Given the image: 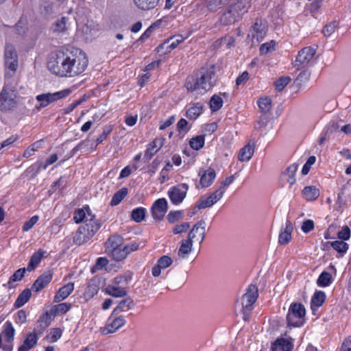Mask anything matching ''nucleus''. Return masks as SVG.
<instances>
[{
  "label": "nucleus",
  "instance_id": "1",
  "mask_svg": "<svg viewBox=\"0 0 351 351\" xmlns=\"http://www.w3.org/2000/svg\"><path fill=\"white\" fill-rule=\"evenodd\" d=\"M217 82L215 66L201 68L195 75L187 77L185 87L189 91H199L203 94L210 90Z\"/></svg>",
  "mask_w": 351,
  "mask_h": 351
},
{
  "label": "nucleus",
  "instance_id": "2",
  "mask_svg": "<svg viewBox=\"0 0 351 351\" xmlns=\"http://www.w3.org/2000/svg\"><path fill=\"white\" fill-rule=\"evenodd\" d=\"M67 77H74L83 73L88 60L86 53L78 48H66Z\"/></svg>",
  "mask_w": 351,
  "mask_h": 351
},
{
  "label": "nucleus",
  "instance_id": "3",
  "mask_svg": "<svg viewBox=\"0 0 351 351\" xmlns=\"http://www.w3.org/2000/svg\"><path fill=\"white\" fill-rule=\"evenodd\" d=\"M16 84L14 80L8 78L0 93V110L10 112L14 110L19 103Z\"/></svg>",
  "mask_w": 351,
  "mask_h": 351
},
{
  "label": "nucleus",
  "instance_id": "4",
  "mask_svg": "<svg viewBox=\"0 0 351 351\" xmlns=\"http://www.w3.org/2000/svg\"><path fill=\"white\" fill-rule=\"evenodd\" d=\"M66 48L58 51L47 62V67L53 73L67 77Z\"/></svg>",
  "mask_w": 351,
  "mask_h": 351
},
{
  "label": "nucleus",
  "instance_id": "5",
  "mask_svg": "<svg viewBox=\"0 0 351 351\" xmlns=\"http://www.w3.org/2000/svg\"><path fill=\"white\" fill-rule=\"evenodd\" d=\"M305 313L304 305L297 302L291 304L287 315V326H301L304 323Z\"/></svg>",
  "mask_w": 351,
  "mask_h": 351
},
{
  "label": "nucleus",
  "instance_id": "6",
  "mask_svg": "<svg viewBox=\"0 0 351 351\" xmlns=\"http://www.w3.org/2000/svg\"><path fill=\"white\" fill-rule=\"evenodd\" d=\"M71 93V89L66 88L53 93H47L38 95L36 99L39 102V105L36 106V108L39 110L45 108L50 104L67 97Z\"/></svg>",
  "mask_w": 351,
  "mask_h": 351
},
{
  "label": "nucleus",
  "instance_id": "7",
  "mask_svg": "<svg viewBox=\"0 0 351 351\" xmlns=\"http://www.w3.org/2000/svg\"><path fill=\"white\" fill-rule=\"evenodd\" d=\"M316 53V49L313 47H306L302 49L298 53L293 63L297 70L311 66Z\"/></svg>",
  "mask_w": 351,
  "mask_h": 351
},
{
  "label": "nucleus",
  "instance_id": "8",
  "mask_svg": "<svg viewBox=\"0 0 351 351\" xmlns=\"http://www.w3.org/2000/svg\"><path fill=\"white\" fill-rule=\"evenodd\" d=\"M249 3L247 0H238L236 3L230 5L225 12L224 16L228 18V22L234 23L237 17L247 12Z\"/></svg>",
  "mask_w": 351,
  "mask_h": 351
},
{
  "label": "nucleus",
  "instance_id": "9",
  "mask_svg": "<svg viewBox=\"0 0 351 351\" xmlns=\"http://www.w3.org/2000/svg\"><path fill=\"white\" fill-rule=\"evenodd\" d=\"M88 215L90 217V219H86L85 220V224L81 226L78 228V231L80 234H83V236L86 238V239L89 241L94 234L97 232V230L100 228L101 224L99 223L97 220L95 219V217L91 215V213L88 211Z\"/></svg>",
  "mask_w": 351,
  "mask_h": 351
},
{
  "label": "nucleus",
  "instance_id": "10",
  "mask_svg": "<svg viewBox=\"0 0 351 351\" xmlns=\"http://www.w3.org/2000/svg\"><path fill=\"white\" fill-rule=\"evenodd\" d=\"M126 320L123 315H115L112 314L108 318L106 326L101 328V332L104 335L114 333L121 327L124 326Z\"/></svg>",
  "mask_w": 351,
  "mask_h": 351
},
{
  "label": "nucleus",
  "instance_id": "11",
  "mask_svg": "<svg viewBox=\"0 0 351 351\" xmlns=\"http://www.w3.org/2000/svg\"><path fill=\"white\" fill-rule=\"evenodd\" d=\"M223 196L222 190L216 189L208 196H202L197 202L195 207L199 210L210 208L219 201Z\"/></svg>",
  "mask_w": 351,
  "mask_h": 351
},
{
  "label": "nucleus",
  "instance_id": "12",
  "mask_svg": "<svg viewBox=\"0 0 351 351\" xmlns=\"http://www.w3.org/2000/svg\"><path fill=\"white\" fill-rule=\"evenodd\" d=\"M188 189V184L184 183L171 187L168 191L171 202L176 205L180 204L185 198Z\"/></svg>",
  "mask_w": 351,
  "mask_h": 351
},
{
  "label": "nucleus",
  "instance_id": "13",
  "mask_svg": "<svg viewBox=\"0 0 351 351\" xmlns=\"http://www.w3.org/2000/svg\"><path fill=\"white\" fill-rule=\"evenodd\" d=\"M5 64L10 71L15 72L18 68V56L14 47L6 44L4 51Z\"/></svg>",
  "mask_w": 351,
  "mask_h": 351
},
{
  "label": "nucleus",
  "instance_id": "14",
  "mask_svg": "<svg viewBox=\"0 0 351 351\" xmlns=\"http://www.w3.org/2000/svg\"><path fill=\"white\" fill-rule=\"evenodd\" d=\"M258 295L257 287L252 284L249 285L247 292L242 297L241 304L243 308L250 311L251 307L256 302Z\"/></svg>",
  "mask_w": 351,
  "mask_h": 351
},
{
  "label": "nucleus",
  "instance_id": "15",
  "mask_svg": "<svg viewBox=\"0 0 351 351\" xmlns=\"http://www.w3.org/2000/svg\"><path fill=\"white\" fill-rule=\"evenodd\" d=\"M184 37L182 35H176L168 38L162 44L157 47L158 52H162L163 54H167L171 52V50L176 49L178 45L184 41Z\"/></svg>",
  "mask_w": 351,
  "mask_h": 351
},
{
  "label": "nucleus",
  "instance_id": "16",
  "mask_svg": "<svg viewBox=\"0 0 351 351\" xmlns=\"http://www.w3.org/2000/svg\"><path fill=\"white\" fill-rule=\"evenodd\" d=\"M205 236V221L202 219L193 226L187 237L192 241L196 239L199 241V243L201 244L204 240Z\"/></svg>",
  "mask_w": 351,
  "mask_h": 351
},
{
  "label": "nucleus",
  "instance_id": "17",
  "mask_svg": "<svg viewBox=\"0 0 351 351\" xmlns=\"http://www.w3.org/2000/svg\"><path fill=\"white\" fill-rule=\"evenodd\" d=\"M167 202L165 198L157 199L152 207V217L155 219L161 220L167 211Z\"/></svg>",
  "mask_w": 351,
  "mask_h": 351
},
{
  "label": "nucleus",
  "instance_id": "18",
  "mask_svg": "<svg viewBox=\"0 0 351 351\" xmlns=\"http://www.w3.org/2000/svg\"><path fill=\"white\" fill-rule=\"evenodd\" d=\"M250 32L253 39L260 42L266 35V25L261 19H256Z\"/></svg>",
  "mask_w": 351,
  "mask_h": 351
},
{
  "label": "nucleus",
  "instance_id": "19",
  "mask_svg": "<svg viewBox=\"0 0 351 351\" xmlns=\"http://www.w3.org/2000/svg\"><path fill=\"white\" fill-rule=\"evenodd\" d=\"M163 141L164 138H156L149 144L143 158L144 162H148L152 158L154 155L162 147Z\"/></svg>",
  "mask_w": 351,
  "mask_h": 351
},
{
  "label": "nucleus",
  "instance_id": "20",
  "mask_svg": "<svg viewBox=\"0 0 351 351\" xmlns=\"http://www.w3.org/2000/svg\"><path fill=\"white\" fill-rule=\"evenodd\" d=\"M52 274L51 271H46L40 275L33 283L32 290L39 292L43 289L51 280Z\"/></svg>",
  "mask_w": 351,
  "mask_h": 351
},
{
  "label": "nucleus",
  "instance_id": "21",
  "mask_svg": "<svg viewBox=\"0 0 351 351\" xmlns=\"http://www.w3.org/2000/svg\"><path fill=\"white\" fill-rule=\"evenodd\" d=\"M255 149V143L250 141L247 145L241 148L238 154V159L241 162L249 161L252 157Z\"/></svg>",
  "mask_w": 351,
  "mask_h": 351
},
{
  "label": "nucleus",
  "instance_id": "22",
  "mask_svg": "<svg viewBox=\"0 0 351 351\" xmlns=\"http://www.w3.org/2000/svg\"><path fill=\"white\" fill-rule=\"evenodd\" d=\"M199 175L201 176L200 184L204 188L210 186L216 178L215 171L212 168H208L205 171H199Z\"/></svg>",
  "mask_w": 351,
  "mask_h": 351
},
{
  "label": "nucleus",
  "instance_id": "23",
  "mask_svg": "<svg viewBox=\"0 0 351 351\" xmlns=\"http://www.w3.org/2000/svg\"><path fill=\"white\" fill-rule=\"evenodd\" d=\"M173 263L171 257L167 255L161 256L152 270V275L155 277L159 276L161 274V269H166L169 267Z\"/></svg>",
  "mask_w": 351,
  "mask_h": 351
},
{
  "label": "nucleus",
  "instance_id": "24",
  "mask_svg": "<svg viewBox=\"0 0 351 351\" xmlns=\"http://www.w3.org/2000/svg\"><path fill=\"white\" fill-rule=\"evenodd\" d=\"M135 306L134 300L128 297L121 300L112 311V315H118L121 313L127 312L132 309Z\"/></svg>",
  "mask_w": 351,
  "mask_h": 351
},
{
  "label": "nucleus",
  "instance_id": "25",
  "mask_svg": "<svg viewBox=\"0 0 351 351\" xmlns=\"http://www.w3.org/2000/svg\"><path fill=\"white\" fill-rule=\"evenodd\" d=\"M38 337L36 332H29L27 334L23 343L18 348V351H29L34 348L38 341Z\"/></svg>",
  "mask_w": 351,
  "mask_h": 351
},
{
  "label": "nucleus",
  "instance_id": "26",
  "mask_svg": "<svg viewBox=\"0 0 351 351\" xmlns=\"http://www.w3.org/2000/svg\"><path fill=\"white\" fill-rule=\"evenodd\" d=\"M293 226L291 221H287L286 227L282 230L279 234L278 242L280 245H287L291 239Z\"/></svg>",
  "mask_w": 351,
  "mask_h": 351
},
{
  "label": "nucleus",
  "instance_id": "27",
  "mask_svg": "<svg viewBox=\"0 0 351 351\" xmlns=\"http://www.w3.org/2000/svg\"><path fill=\"white\" fill-rule=\"evenodd\" d=\"M193 241L187 237L186 239L181 241L180 246L178 249V256L179 258H185L191 252Z\"/></svg>",
  "mask_w": 351,
  "mask_h": 351
},
{
  "label": "nucleus",
  "instance_id": "28",
  "mask_svg": "<svg viewBox=\"0 0 351 351\" xmlns=\"http://www.w3.org/2000/svg\"><path fill=\"white\" fill-rule=\"evenodd\" d=\"M167 276L170 280L172 286L175 287L182 286L186 281V277L185 274H182L179 277L176 276V271L171 269L168 271Z\"/></svg>",
  "mask_w": 351,
  "mask_h": 351
},
{
  "label": "nucleus",
  "instance_id": "29",
  "mask_svg": "<svg viewBox=\"0 0 351 351\" xmlns=\"http://www.w3.org/2000/svg\"><path fill=\"white\" fill-rule=\"evenodd\" d=\"M74 285L72 282H69L61 287L55 295L54 302H59L66 298L72 293Z\"/></svg>",
  "mask_w": 351,
  "mask_h": 351
},
{
  "label": "nucleus",
  "instance_id": "30",
  "mask_svg": "<svg viewBox=\"0 0 351 351\" xmlns=\"http://www.w3.org/2000/svg\"><path fill=\"white\" fill-rule=\"evenodd\" d=\"M45 253L46 252L43 251L41 249H39L37 252L34 253L30 258L29 263H28L26 269L28 271H32L34 270L40 263Z\"/></svg>",
  "mask_w": 351,
  "mask_h": 351
},
{
  "label": "nucleus",
  "instance_id": "31",
  "mask_svg": "<svg viewBox=\"0 0 351 351\" xmlns=\"http://www.w3.org/2000/svg\"><path fill=\"white\" fill-rule=\"evenodd\" d=\"M293 346L285 339H278L271 346V351H291Z\"/></svg>",
  "mask_w": 351,
  "mask_h": 351
},
{
  "label": "nucleus",
  "instance_id": "32",
  "mask_svg": "<svg viewBox=\"0 0 351 351\" xmlns=\"http://www.w3.org/2000/svg\"><path fill=\"white\" fill-rule=\"evenodd\" d=\"M302 195L306 201H314L319 197V191L314 186H308L304 188Z\"/></svg>",
  "mask_w": 351,
  "mask_h": 351
},
{
  "label": "nucleus",
  "instance_id": "33",
  "mask_svg": "<svg viewBox=\"0 0 351 351\" xmlns=\"http://www.w3.org/2000/svg\"><path fill=\"white\" fill-rule=\"evenodd\" d=\"M123 243V238L118 234L110 237L106 243V250L110 251L120 247Z\"/></svg>",
  "mask_w": 351,
  "mask_h": 351
},
{
  "label": "nucleus",
  "instance_id": "34",
  "mask_svg": "<svg viewBox=\"0 0 351 351\" xmlns=\"http://www.w3.org/2000/svg\"><path fill=\"white\" fill-rule=\"evenodd\" d=\"M160 0H133L135 5L142 10H149L156 8Z\"/></svg>",
  "mask_w": 351,
  "mask_h": 351
},
{
  "label": "nucleus",
  "instance_id": "35",
  "mask_svg": "<svg viewBox=\"0 0 351 351\" xmlns=\"http://www.w3.org/2000/svg\"><path fill=\"white\" fill-rule=\"evenodd\" d=\"M106 293L115 298H123L127 295V291L124 288L114 285H108L106 288Z\"/></svg>",
  "mask_w": 351,
  "mask_h": 351
},
{
  "label": "nucleus",
  "instance_id": "36",
  "mask_svg": "<svg viewBox=\"0 0 351 351\" xmlns=\"http://www.w3.org/2000/svg\"><path fill=\"white\" fill-rule=\"evenodd\" d=\"M2 334L4 335L8 343H12L14 338L15 330L9 321H7L3 325Z\"/></svg>",
  "mask_w": 351,
  "mask_h": 351
},
{
  "label": "nucleus",
  "instance_id": "37",
  "mask_svg": "<svg viewBox=\"0 0 351 351\" xmlns=\"http://www.w3.org/2000/svg\"><path fill=\"white\" fill-rule=\"evenodd\" d=\"M32 295L31 290L29 289H24L18 296L14 306L19 308L23 306L30 298Z\"/></svg>",
  "mask_w": 351,
  "mask_h": 351
},
{
  "label": "nucleus",
  "instance_id": "38",
  "mask_svg": "<svg viewBox=\"0 0 351 351\" xmlns=\"http://www.w3.org/2000/svg\"><path fill=\"white\" fill-rule=\"evenodd\" d=\"M298 169V165L293 164L288 167L283 175L287 177V181L290 186H292L295 182V174Z\"/></svg>",
  "mask_w": 351,
  "mask_h": 351
},
{
  "label": "nucleus",
  "instance_id": "39",
  "mask_svg": "<svg viewBox=\"0 0 351 351\" xmlns=\"http://www.w3.org/2000/svg\"><path fill=\"white\" fill-rule=\"evenodd\" d=\"M202 113V106L199 103L193 104L186 110V116L190 119H197Z\"/></svg>",
  "mask_w": 351,
  "mask_h": 351
},
{
  "label": "nucleus",
  "instance_id": "40",
  "mask_svg": "<svg viewBox=\"0 0 351 351\" xmlns=\"http://www.w3.org/2000/svg\"><path fill=\"white\" fill-rule=\"evenodd\" d=\"M71 307V304L70 303H60L53 306L50 310V313L53 316L58 313L64 314L70 310Z\"/></svg>",
  "mask_w": 351,
  "mask_h": 351
},
{
  "label": "nucleus",
  "instance_id": "41",
  "mask_svg": "<svg viewBox=\"0 0 351 351\" xmlns=\"http://www.w3.org/2000/svg\"><path fill=\"white\" fill-rule=\"evenodd\" d=\"M128 191L127 188H122L120 190H119L117 192L114 193L113 195L111 202L110 205L111 206H116L119 204L123 198L128 195Z\"/></svg>",
  "mask_w": 351,
  "mask_h": 351
},
{
  "label": "nucleus",
  "instance_id": "42",
  "mask_svg": "<svg viewBox=\"0 0 351 351\" xmlns=\"http://www.w3.org/2000/svg\"><path fill=\"white\" fill-rule=\"evenodd\" d=\"M332 281V275L327 271H323L319 275L317 284L319 287H327L328 286Z\"/></svg>",
  "mask_w": 351,
  "mask_h": 351
},
{
  "label": "nucleus",
  "instance_id": "43",
  "mask_svg": "<svg viewBox=\"0 0 351 351\" xmlns=\"http://www.w3.org/2000/svg\"><path fill=\"white\" fill-rule=\"evenodd\" d=\"M257 104L261 112L263 114L268 112L271 108V99L267 97L260 98Z\"/></svg>",
  "mask_w": 351,
  "mask_h": 351
},
{
  "label": "nucleus",
  "instance_id": "44",
  "mask_svg": "<svg viewBox=\"0 0 351 351\" xmlns=\"http://www.w3.org/2000/svg\"><path fill=\"white\" fill-rule=\"evenodd\" d=\"M326 300V295L324 291H316L311 299V305L317 307L321 306Z\"/></svg>",
  "mask_w": 351,
  "mask_h": 351
},
{
  "label": "nucleus",
  "instance_id": "45",
  "mask_svg": "<svg viewBox=\"0 0 351 351\" xmlns=\"http://www.w3.org/2000/svg\"><path fill=\"white\" fill-rule=\"evenodd\" d=\"M66 17H62L60 19H58L53 25V31L57 33H62L66 29Z\"/></svg>",
  "mask_w": 351,
  "mask_h": 351
},
{
  "label": "nucleus",
  "instance_id": "46",
  "mask_svg": "<svg viewBox=\"0 0 351 351\" xmlns=\"http://www.w3.org/2000/svg\"><path fill=\"white\" fill-rule=\"evenodd\" d=\"M145 208L142 207L136 208L132 210L131 217L134 221L139 223L145 219Z\"/></svg>",
  "mask_w": 351,
  "mask_h": 351
},
{
  "label": "nucleus",
  "instance_id": "47",
  "mask_svg": "<svg viewBox=\"0 0 351 351\" xmlns=\"http://www.w3.org/2000/svg\"><path fill=\"white\" fill-rule=\"evenodd\" d=\"M223 105V99L222 98L217 95H214L210 101V108L212 112H216L219 110Z\"/></svg>",
  "mask_w": 351,
  "mask_h": 351
},
{
  "label": "nucleus",
  "instance_id": "48",
  "mask_svg": "<svg viewBox=\"0 0 351 351\" xmlns=\"http://www.w3.org/2000/svg\"><path fill=\"white\" fill-rule=\"evenodd\" d=\"M332 248L340 254H344L348 249V244L341 241H335L331 242Z\"/></svg>",
  "mask_w": 351,
  "mask_h": 351
},
{
  "label": "nucleus",
  "instance_id": "49",
  "mask_svg": "<svg viewBox=\"0 0 351 351\" xmlns=\"http://www.w3.org/2000/svg\"><path fill=\"white\" fill-rule=\"evenodd\" d=\"M109 252H110L113 259L116 261H123L127 257V254L123 247L115 248Z\"/></svg>",
  "mask_w": 351,
  "mask_h": 351
},
{
  "label": "nucleus",
  "instance_id": "50",
  "mask_svg": "<svg viewBox=\"0 0 351 351\" xmlns=\"http://www.w3.org/2000/svg\"><path fill=\"white\" fill-rule=\"evenodd\" d=\"M189 144L193 149L199 150L204 145V137L203 136L193 137L191 139Z\"/></svg>",
  "mask_w": 351,
  "mask_h": 351
},
{
  "label": "nucleus",
  "instance_id": "51",
  "mask_svg": "<svg viewBox=\"0 0 351 351\" xmlns=\"http://www.w3.org/2000/svg\"><path fill=\"white\" fill-rule=\"evenodd\" d=\"M43 140L38 141L33 144H32L30 146H29L23 152V157L28 158L32 155V154L36 152L38 148L41 146V142Z\"/></svg>",
  "mask_w": 351,
  "mask_h": 351
},
{
  "label": "nucleus",
  "instance_id": "52",
  "mask_svg": "<svg viewBox=\"0 0 351 351\" xmlns=\"http://www.w3.org/2000/svg\"><path fill=\"white\" fill-rule=\"evenodd\" d=\"M338 27V23L336 21H333L326 24L322 30L323 34L325 36H330Z\"/></svg>",
  "mask_w": 351,
  "mask_h": 351
},
{
  "label": "nucleus",
  "instance_id": "53",
  "mask_svg": "<svg viewBox=\"0 0 351 351\" xmlns=\"http://www.w3.org/2000/svg\"><path fill=\"white\" fill-rule=\"evenodd\" d=\"M291 82L289 77H281L274 82L276 90L281 91Z\"/></svg>",
  "mask_w": 351,
  "mask_h": 351
},
{
  "label": "nucleus",
  "instance_id": "54",
  "mask_svg": "<svg viewBox=\"0 0 351 351\" xmlns=\"http://www.w3.org/2000/svg\"><path fill=\"white\" fill-rule=\"evenodd\" d=\"M51 313L47 312L45 314L41 315L38 320V324L40 325L43 330L47 328L51 324Z\"/></svg>",
  "mask_w": 351,
  "mask_h": 351
},
{
  "label": "nucleus",
  "instance_id": "55",
  "mask_svg": "<svg viewBox=\"0 0 351 351\" xmlns=\"http://www.w3.org/2000/svg\"><path fill=\"white\" fill-rule=\"evenodd\" d=\"M184 216L183 211L181 210H176V211H171L167 218L169 223H174L176 221L181 219Z\"/></svg>",
  "mask_w": 351,
  "mask_h": 351
},
{
  "label": "nucleus",
  "instance_id": "56",
  "mask_svg": "<svg viewBox=\"0 0 351 351\" xmlns=\"http://www.w3.org/2000/svg\"><path fill=\"white\" fill-rule=\"evenodd\" d=\"M25 270V268H21L14 273V274L10 277V280L8 282L10 287H11L12 282L20 280L23 278Z\"/></svg>",
  "mask_w": 351,
  "mask_h": 351
},
{
  "label": "nucleus",
  "instance_id": "57",
  "mask_svg": "<svg viewBox=\"0 0 351 351\" xmlns=\"http://www.w3.org/2000/svg\"><path fill=\"white\" fill-rule=\"evenodd\" d=\"M132 280V273L128 272L123 275H120L117 277H116L114 280V282L115 284L119 285H123L127 284L129 281Z\"/></svg>",
  "mask_w": 351,
  "mask_h": 351
},
{
  "label": "nucleus",
  "instance_id": "58",
  "mask_svg": "<svg viewBox=\"0 0 351 351\" xmlns=\"http://www.w3.org/2000/svg\"><path fill=\"white\" fill-rule=\"evenodd\" d=\"M190 228V223L189 222H184L181 224L176 225L172 230V232L174 234H181L186 232Z\"/></svg>",
  "mask_w": 351,
  "mask_h": 351
},
{
  "label": "nucleus",
  "instance_id": "59",
  "mask_svg": "<svg viewBox=\"0 0 351 351\" xmlns=\"http://www.w3.org/2000/svg\"><path fill=\"white\" fill-rule=\"evenodd\" d=\"M338 238L343 241L348 240L350 237V229L346 226L337 233Z\"/></svg>",
  "mask_w": 351,
  "mask_h": 351
},
{
  "label": "nucleus",
  "instance_id": "60",
  "mask_svg": "<svg viewBox=\"0 0 351 351\" xmlns=\"http://www.w3.org/2000/svg\"><path fill=\"white\" fill-rule=\"evenodd\" d=\"M275 42L271 40L269 43L263 44L260 47V51L262 54H267L274 49Z\"/></svg>",
  "mask_w": 351,
  "mask_h": 351
},
{
  "label": "nucleus",
  "instance_id": "61",
  "mask_svg": "<svg viewBox=\"0 0 351 351\" xmlns=\"http://www.w3.org/2000/svg\"><path fill=\"white\" fill-rule=\"evenodd\" d=\"M38 220V217L37 215L32 217L24 223L23 230L25 232L29 230L37 223Z\"/></svg>",
  "mask_w": 351,
  "mask_h": 351
},
{
  "label": "nucleus",
  "instance_id": "62",
  "mask_svg": "<svg viewBox=\"0 0 351 351\" xmlns=\"http://www.w3.org/2000/svg\"><path fill=\"white\" fill-rule=\"evenodd\" d=\"M62 336V330L59 328H53L50 332V341L56 342Z\"/></svg>",
  "mask_w": 351,
  "mask_h": 351
},
{
  "label": "nucleus",
  "instance_id": "63",
  "mask_svg": "<svg viewBox=\"0 0 351 351\" xmlns=\"http://www.w3.org/2000/svg\"><path fill=\"white\" fill-rule=\"evenodd\" d=\"M86 218V213L83 209H77L74 213L73 219L76 223H80Z\"/></svg>",
  "mask_w": 351,
  "mask_h": 351
},
{
  "label": "nucleus",
  "instance_id": "64",
  "mask_svg": "<svg viewBox=\"0 0 351 351\" xmlns=\"http://www.w3.org/2000/svg\"><path fill=\"white\" fill-rule=\"evenodd\" d=\"M314 228V222L312 220H305L302 226V230L305 232H309Z\"/></svg>",
  "mask_w": 351,
  "mask_h": 351
}]
</instances>
